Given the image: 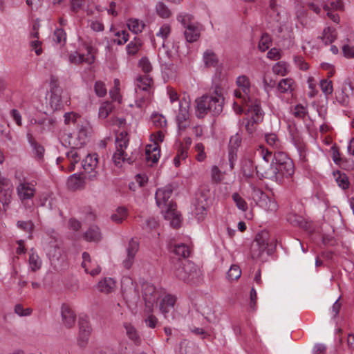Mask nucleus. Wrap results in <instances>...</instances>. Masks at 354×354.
<instances>
[{
	"label": "nucleus",
	"instance_id": "19",
	"mask_svg": "<svg viewBox=\"0 0 354 354\" xmlns=\"http://www.w3.org/2000/svg\"><path fill=\"white\" fill-rule=\"evenodd\" d=\"M82 267L84 269L85 272L90 274L91 276H95L100 274L101 268L95 261H93L90 254L84 252L82 253Z\"/></svg>",
	"mask_w": 354,
	"mask_h": 354
},
{
	"label": "nucleus",
	"instance_id": "17",
	"mask_svg": "<svg viewBox=\"0 0 354 354\" xmlns=\"http://www.w3.org/2000/svg\"><path fill=\"white\" fill-rule=\"evenodd\" d=\"M139 249V243L134 239H131L127 247V257L123 260V266L125 268L129 269L131 268L136 253Z\"/></svg>",
	"mask_w": 354,
	"mask_h": 354
},
{
	"label": "nucleus",
	"instance_id": "25",
	"mask_svg": "<svg viewBox=\"0 0 354 354\" xmlns=\"http://www.w3.org/2000/svg\"><path fill=\"white\" fill-rule=\"evenodd\" d=\"M152 84L153 80L149 75L138 77L136 79L137 88L136 89L138 95H140V91H141L145 93L150 92L149 90Z\"/></svg>",
	"mask_w": 354,
	"mask_h": 354
},
{
	"label": "nucleus",
	"instance_id": "43",
	"mask_svg": "<svg viewBox=\"0 0 354 354\" xmlns=\"http://www.w3.org/2000/svg\"><path fill=\"white\" fill-rule=\"evenodd\" d=\"M287 221L294 226L304 227L306 225L305 218L298 214L290 213L287 216Z\"/></svg>",
	"mask_w": 354,
	"mask_h": 354
},
{
	"label": "nucleus",
	"instance_id": "28",
	"mask_svg": "<svg viewBox=\"0 0 354 354\" xmlns=\"http://www.w3.org/2000/svg\"><path fill=\"white\" fill-rule=\"evenodd\" d=\"M254 197L255 196H259L261 199V203H266V208L269 211H275L277 209V205L276 202L269 198L264 193L259 189H254Z\"/></svg>",
	"mask_w": 354,
	"mask_h": 354
},
{
	"label": "nucleus",
	"instance_id": "44",
	"mask_svg": "<svg viewBox=\"0 0 354 354\" xmlns=\"http://www.w3.org/2000/svg\"><path fill=\"white\" fill-rule=\"evenodd\" d=\"M17 226L20 230L28 233L29 239H32V233L35 228V225L32 221H19L17 223Z\"/></svg>",
	"mask_w": 354,
	"mask_h": 354
},
{
	"label": "nucleus",
	"instance_id": "2",
	"mask_svg": "<svg viewBox=\"0 0 354 354\" xmlns=\"http://www.w3.org/2000/svg\"><path fill=\"white\" fill-rule=\"evenodd\" d=\"M173 192L171 186H166L157 189L155 198L157 205L162 209V213L166 220L170 222L171 226L178 228L180 226V214L176 210V205L169 201Z\"/></svg>",
	"mask_w": 354,
	"mask_h": 354
},
{
	"label": "nucleus",
	"instance_id": "30",
	"mask_svg": "<svg viewBox=\"0 0 354 354\" xmlns=\"http://www.w3.org/2000/svg\"><path fill=\"white\" fill-rule=\"evenodd\" d=\"M241 143V136L239 133L232 136L229 142V157L232 159L236 156V149L240 147Z\"/></svg>",
	"mask_w": 354,
	"mask_h": 354
},
{
	"label": "nucleus",
	"instance_id": "23",
	"mask_svg": "<svg viewBox=\"0 0 354 354\" xmlns=\"http://www.w3.org/2000/svg\"><path fill=\"white\" fill-rule=\"evenodd\" d=\"M91 132V127L87 121L77 124V139L84 145L88 140Z\"/></svg>",
	"mask_w": 354,
	"mask_h": 354
},
{
	"label": "nucleus",
	"instance_id": "45",
	"mask_svg": "<svg viewBox=\"0 0 354 354\" xmlns=\"http://www.w3.org/2000/svg\"><path fill=\"white\" fill-rule=\"evenodd\" d=\"M84 181L76 174L72 175L68 180L67 185L68 188L72 190L81 189L83 187Z\"/></svg>",
	"mask_w": 354,
	"mask_h": 354
},
{
	"label": "nucleus",
	"instance_id": "11",
	"mask_svg": "<svg viewBox=\"0 0 354 354\" xmlns=\"http://www.w3.org/2000/svg\"><path fill=\"white\" fill-rule=\"evenodd\" d=\"M35 192V184L33 181H21L17 187V195L21 201L33 198Z\"/></svg>",
	"mask_w": 354,
	"mask_h": 354
},
{
	"label": "nucleus",
	"instance_id": "58",
	"mask_svg": "<svg viewBox=\"0 0 354 354\" xmlns=\"http://www.w3.org/2000/svg\"><path fill=\"white\" fill-rule=\"evenodd\" d=\"M202 314L205 318L209 322H214L216 319V316L214 311L210 306H205L202 310Z\"/></svg>",
	"mask_w": 354,
	"mask_h": 354
},
{
	"label": "nucleus",
	"instance_id": "13",
	"mask_svg": "<svg viewBox=\"0 0 354 354\" xmlns=\"http://www.w3.org/2000/svg\"><path fill=\"white\" fill-rule=\"evenodd\" d=\"M13 185L10 180L0 178V202L3 205H8L12 199Z\"/></svg>",
	"mask_w": 354,
	"mask_h": 354
},
{
	"label": "nucleus",
	"instance_id": "10",
	"mask_svg": "<svg viewBox=\"0 0 354 354\" xmlns=\"http://www.w3.org/2000/svg\"><path fill=\"white\" fill-rule=\"evenodd\" d=\"M178 105L179 111L176 116V122L179 131H183L189 125V102L183 98L179 100Z\"/></svg>",
	"mask_w": 354,
	"mask_h": 354
},
{
	"label": "nucleus",
	"instance_id": "40",
	"mask_svg": "<svg viewBox=\"0 0 354 354\" xmlns=\"http://www.w3.org/2000/svg\"><path fill=\"white\" fill-rule=\"evenodd\" d=\"M29 264L31 270L33 272L39 270L41 266V261L38 254L35 252L33 249H31L30 251Z\"/></svg>",
	"mask_w": 354,
	"mask_h": 354
},
{
	"label": "nucleus",
	"instance_id": "42",
	"mask_svg": "<svg viewBox=\"0 0 354 354\" xmlns=\"http://www.w3.org/2000/svg\"><path fill=\"white\" fill-rule=\"evenodd\" d=\"M142 46V42L139 37H134L133 39L131 40L127 46V51L129 55H134L140 50Z\"/></svg>",
	"mask_w": 354,
	"mask_h": 354
},
{
	"label": "nucleus",
	"instance_id": "62",
	"mask_svg": "<svg viewBox=\"0 0 354 354\" xmlns=\"http://www.w3.org/2000/svg\"><path fill=\"white\" fill-rule=\"evenodd\" d=\"M66 39V35L64 30L62 28H57L54 31L53 34V40L57 43L61 44L62 41H65Z\"/></svg>",
	"mask_w": 354,
	"mask_h": 354
},
{
	"label": "nucleus",
	"instance_id": "29",
	"mask_svg": "<svg viewBox=\"0 0 354 354\" xmlns=\"http://www.w3.org/2000/svg\"><path fill=\"white\" fill-rule=\"evenodd\" d=\"M169 248L171 251L178 257L187 258L189 257L190 254L189 248L184 244V243H177L172 245L171 243L169 244Z\"/></svg>",
	"mask_w": 354,
	"mask_h": 354
},
{
	"label": "nucleus",
	"instance_id": "57",
	"mask_svg": "<svg viewBox=\"0 0 354 354\" xmlns=\"http://www.w3.org/2000/svg\"><path fill=\"white\" fill-rule=\"evenodd\" d=\"M250 111V109H248ZM252 113V119L254 122H258L262 117V110L260 106L257 104H254L250 110Z\"/></svg>",
	"mask_w": 354,
	"mask_h": 354
},
{
	"label": "nucleus",
	"instance_id": "46",
	"mask_svg": "<svg viewBox=\"0 0 354 354\" xmlns=\"http://www.w3.org/2000/svg\"><path fill=\"white\" fill-rule=\"evenodd\" d=\"M156 12L157 15L163 19L169 18L171 15V12L163 2H158L156 6Z\"/></svg>",
	"mask_w": 354,
	"mask_h": 354
},
{
	"label": "nucleus",
	"instance_id": "24",
	"mask_svg": "<svg viewBox=\"0 0 354 354\" xmlns=\"http://www.w3.org/2000/svg\"><path fill=\"white\" fill-rule=\"evenodd\" d=\"M55 120L51 118L40 119V122L35 127V132L37 134H44L52 131L54 129Z\"/></svg>",
	"mask_w": 354,
	"mask_h": 354
},
{
	"label": "nucleus",
	"instance_id": "12",
	"mask_svg": "<svg viewBox=\"0 0 354 354\" xmlns=\"http://www.w3.org/2000/svg\"><path fill=\"white\" fill-rule=\"evenodd\" d=\"M98 158L96 153L88 154L84 159L82 160V166L84 170L88 173V179L93 180L97 177V172L95 169L97 166Z\"/></svg>",
	"mask_w": 354,
	"mask_h": 354
},
{
	"label": "nucleus",
	"instance_id": "50",
	"mask_svg": "<svg viewBox=\"0 0 354 354\" xmlns=\"http://www.w3.org/2000/svg\"><path fill=\"white\" fill-rule=\"evenodd\" d=\"M114 106L111 102H103L99 109V117L103 119L107 118L110 113L113 110Z\"/></svg>",
	"mask_w": 354,
	"mask_h": 354
},
{
	"label": "nucleus",
	"instance_id": "59",
	"mask_svg": "<svg viewBox=\"0 0 354 354\" xmlns=\"http://www.w3.org/2000/svg\"><path fill=\"white\" fill-rule=\"evenodd\" d=\"M232 198L239 209L245 211L248 209L245 201L238 193H234Z\"/></svg>",
	"mask_w": 354,
	"mask_h": 354
},
{
	"label": "nucleus",
	"instance_id": "47",
	"mask_svg": "<svg viewBox=\"0 0 354 354\" xmlns=\"http://www.w3.org/2000/svg\"><path fill=\"white\" fill-rule=\"evenodd\" d=\"M61 252L62 250L56 246L50 247L48 251V254L51 263L54 264L55 266H56V262H58L60 259H63Z\"/></svg>",
	"mask_w": 354,
	"mask_h": 354
},
{
	"label": "nucleus",
	"instance_id": "26",
	"mask_svg": "<svg viewBox=\"0 0 354 354\" xmlns=\"http://www.w3.org/2000/svg\"><path fill=\"white\" fill-rule=\"evenodd\" d=\"M352 86L350 82H344L342 84L341 91H336L337 100L342 104H346L348 102L349 95L352 93Z\"/></svg>",
	"mask_w": 354,
	"mask_h": 354
},
{
	"label": "nucleus",
	"instance_id": "20",
	"mask_svg": "<svg viewBox=\"0 0 354 354\" xmlns=\"http://www.w3.org/2000/svg\"><path fill=\"white\" fill-rule=\"evenodd\" d=\"M61 315L64 325L71 328L74 326L76 322V315L71 307L67 304H63L61 306Z\"/></svg>",
	"mask_w": 354,
	"mask_h": 354
},
{
	"label": "nucleus",
	"instance_id": "6",
	"mask_svg": "<svg viewBox=\"0 0 354 354\" xmlns=\"http://www.w3.org/2000/svg\"><path fill=\"white\" fill-rule=\"evenodd\" d=\"M172 263L174 275L182 281H190L198 276L199 270L192 262L176 259Z\"/></svg>",
	"mask_w": 354,
	"mask_h": 354
},
{
	"label": "nucleus",
	"instance_id": "38",
	"mask_svg": "<svg viewBox=\"0 0 354 354\" xmlns=\"http://www.w3.org/2000/svg\"><path fill=\"white\" fill-rule=\"evenodd\" d=\"M203 59L207 67H215L218 62L216 55L210 50H207L204 53Z\"/></svg>",
	"mask_w": 354,
	"mask_h": 354
},
{
	"label": "nucleus",
	"instance_id": "56",
	"mask_svg": "<svg viewBox=\"0 0 354 354\" xmlns=\"http://www.w3.org/2000/svg\"><path fill=\"white\" fill-rule=\"evenodd\" d=\"M320 86L322 92L326 95H329L333 93V87L332 81L328 80H323L320 82Z\"/></svg>",
	"mask_w": 354,
	"mask_h": 354
},
{
	"label": "nucleus",
	"instance_id": "7",
	"mask_svg": "<svg viewBox=\"0 0 354 354\" xmlns=\"http://www.w3.org/2000/svg\"><path fill=\"white\" fill-rule=\"evenodd\" d=\"M274 160L278 171L277 175L279 177L277 182H281L283 178L292 176L295 172V167L292 160L286 154L281 152L274 153Z\"/></svg>",
	"mask_w": 354,
	"mask_h": 354
},
{
	"label": "nucleus",
	"instance_id": "39",
	"mask_svg": "<svg viewBox=\"0 0 354 354\" xmlns=\"http://www.w3.org/2000/svg\"><path fill=\"white\" fill-rule=\"evenodd\" d=\"M127 26L132 32L138 34L142 32L145 27V24L142 21L137 19H129L127 21Z\"/></svg>",
	"mask_w": 354,
	"mask_h": 354
},
{
	"label": "nucleus",
	"instance_id": "16",
	"mask_svg": "<svg viewBox=\"0 0 354 354\" xmlns=\"http://www.w3.org/2000/svg\"><path fill=\"white\" fill-rule=\"evenodd\" d=\"M93 48L92 46L87 47V54H80L77 52H75L70 55L69 60L71 63L75 64H80L82 63H86L87 64H91L93 63L95 60V57L93 55Z\"/></svg>",
	"mask_w": 354,
	"mask_h": 354
},
{
	"label": "nucleus",
	"instance_id": "33",
	"mask_svg": "<svg viewBox=\"0 0 354 354\" xmlns=\"http://www.w3.org/2000/svg\"><path fill=\"white\" fill-rule=\"evenodd\" d=\"M277 88L281 93H291L294 90V80L291 78L282 79L277 84Z\"/></svg>",
	"mask_w": 354,
	"mask_h": 354
},
{
	"label": "nucleus",
	"instance_id": "37",
	"mask_svg": "<svg viewBox=\"0 0 354 354\" xmlns=\"http://www.w3.org/2000/svg\"><path fill=\"white\" fill-rule=\"evenodd\" d=\"M117 149L124 151L129 144L128 134L126 131L120 132L115 138Z\"/></svg>",
	"mask_w": 354,
	"mask_h": 354
},
{
	"label": "nucleus",
	"instance_id": "5",
	"mask_svg": "<svg viewBox=\"0 0 354 354\" xmlns=\"http://www.w3.org/2000/svg\"><path fill=\"white\" fill-rule=\"evenodd\" d=\"M276 244L270 239V234L268 231L263 230L259 232L251 245V257L252 259H259L263 253L270 255L275 249Z\"/></svg>",
	"mask_w": 354,
	"mask_h": 354
},
{
	"label": "nucleus",
	"instance_id": "34",
	"mask_svg": "<svg viewBox=\"0 0 354 354\" xmlns=\"http://www.w3.org/2000/svg\"><path fill=\"white\" fill-rule=\"evenodd\" d=\"M84 237L88 241H99L102 235L97 225H91L84 234Z\"/></svg>",
	"mask_w": 354,
	"mask_h": 354
},
{
	"label": "nucleus",
	"instance_id": "22",
	"mask_svg": "<svg viewBox=\"0 0 354 354\" xmlns=\"http://www.w3.org/2000/svg\"><path fill=\"white\" fill-rule=\"evenodd\" d=\"M80 331L77 338L78 345L84 348L86 346L91 335V328L88 323L85 320L80 322Z\"/></svg>",
	"mask_w": 354,
	"mask_h": 354
},
{
	"label": "nucleus",
	"instance_id": "4",
	"mask_svg": "<svg viewBox=\"0 0 354 354\" xmlns=\"http://www.w3.org/2000/svg\"><path fill=\"white\" fill-rule=\"evenodd\" d=\"M236 84L238 88L234 92L236 98L234 102V107L236 113H241L245 109L244 106H248L250 101V82L246 75H243L237 77Z\"/></svg>",
	"mask_w": 354,
	"mask_h": 354
},
{
	"label": "nucleus",
	"instance_id": "52",
	"mask_svg": "<svg viewBox=\"0 0 354 354\" xmlns=\"http://www.w3.org/2000/svg\"><path fill=\"white\" fill-rule=\"evenodd\" d=\"M241 275V270L237 265H232L227 272L229 280H237Z\"/></svg>",
	"mask_w": 354,
	"mask_h": 354
},
{
	"label": "nucleus",
	"instance_id": "15",
	"mask_svg": "<svg viewBox=\"0 0 354 354\" xmlns=\"http://www.w3.org/2000/svg\"><path fill=\"white\" fill-rule=\"evenodd\" d=\"M194 206V212L197 219L198 221L203 220L207 214V209L208 207L207 197L202 193L196 195Z\"/></svg>",
	"mask_w": 354,
	"mask_h": 354
},
{
	"label": "nucleus",
	"instance_id": "64",
	"mask_svg": "<svg viewBox=\"0 0 354 354\" xmlns=\"http://www.w3.org/2000/svg\"><path fill=\"white\" fill-rule=\"evenodd\" d=\"M94 90L95 94L99 97H104L106 94V88L105 87V84L102 82H96L94 86Z\"/></svg>",
	"mask_w": 354,
	"mask_h": 354
},
{
	"label": "nucleus",
	"instance_id": "21",
	"mask_svg": "<svg viewBox=\"0 0 354 354\" xmlns=\"http://www.w3.org/2000/svg\"><path fill=\"white\" fill-rule=\"evenodd\" d=\"M26 138L28 143L31 146L32 149V152L34 154V157L36 160L40 161L44 158V155L45 152L44 147L39 144L35 139L33 136V133L31 132V130L29 129L26 133Z\"/></svg>",
	"mask_w": 354,
	"mask_h": 354
},
{
	"label": "nucleus",
	"instance_id": "60",
	"mask_svg": "<svg viewBox=\"0 0 354 354\" xmlns=\"http://www.w3.org/2000/svg\"><path fill=\"white\" fill-rule=\"evenodd\" d=\"M306 108L301 104H297L292 110V114L299 119H304L307 115Z\"/></svg>",
	"mask_w": 354,
	"mask_h": 354
},
{
	"label": "nucleus",
	"instance_id": "32",
	"mask_svg": "<svg viewBox=\"0 0 354 354\" xmlns=\"http://www.w3.org/2000/svg\"><path fill=\"white\" fill-rule=\"evenodd\" d=\"M124 327L128 337L136 344H139L141 339L136 328L131 324L128 322L124 324Z\"/></svg>",
	"mask_w": 354,
	"mask_h": 354
},
{
	"label": "nucleus",
	"instance_id": "54",
	"mask_svg": "<svg viewBox=\"0 0 354 354\" xmlns=\"http://www.w3.org/2000/svg\"><path fill=\"white\" fill-rule=\"evenodd\" d=\"M242 172L245 177H252L254 173L253 162L250 160H245L242 165Z\"/></svg>",
	"mask_w": 354,
	"mask_h": 354
},
{
	"label": "nucleus",
	"instance_id": "31",
	"mask_svg": "<svg viewBox=\"0 0 354 354\" xmlns=\"http://www.w3.org/2000/svg\"><path fill=\"white\" fill-rule=\"evenodd\" d=\"M184 34L187 41L189 43L196 41L200 37L199 29L195 24L185 28Z\"/></svg>",
	"mask_w": 354,
	"mask_h": 354
},
{
	"label": "nucleus",
	"instance_id": "36",
	"mask_svg": "<svg viewBox=\"0 0 354 354\" xmlns=\"http://www.w3.org/2000/svg\"><path fill=\"white\" fill-rule=\"evenodd\" d=\"M115 288V281L111 278H105L97 283V289L99 291L109 293Z\"/></svg>",
	"mask_w": 354,
	"mask_h": 354
},
{
	"label": "nucleus",
	"instance_id": "41",
	"mask_svg": "<svg viewBox=\"0 0 354 354\" xmlns=\"http://www.w3.org/2000/svg\"><path fill=\"white\" fill-rule=\"evenodd\" d=\"M127 209L124 207H119L111 215V218L115 223H121L127 217Z\"/></svg>",
	"mask_w": 354,
	"mask_h": 354
},
{
	"label": "nucleus",
	"instance_id": "3",
	"mask_svg": "<svg viewBox=\"0 0 354 354\" xmlns=\"http://www.w3.org/2000/svg\"><path fill=\"white\" fill-rule=\"evenodd\" d=\"M61 142L65 147H69L71 149L66 152L65 157H58L57 163L61 164L64 162L67 165H61L62 170L66 169L72 171L75 169V165L78 163L81 159L80 149L84 146L83 144L77 139V136H73L71 133H64L61 136Z\"/></svg>",
	"mask_w": 354,
	"mask_h": 354
},
{
	"label": "nucleus",
	"instance_id": "53",
	"mask_svg": "<svg viewBox=\"0 0 354 354\" xmlns=\"http://www.w3.org/2000/svg\"><path fill=\"white\" fill-rule=\"evenodd\" d=\"M129 35L126 30L117 32L115 34L114 42L118 45L124 44L129 40Z\"/></svg>",
	"mask_w": 354,
	"mask_h": 354
},
{
	"label": "nucleus",
	"instance_id": "63",
	"mask_svg": "<svg viewBox=\"0 0 354 354\" xmlns=\"http://www.w3.org/2000/svg\"><path fill=\"white\" fill-rule=\"evenodd\" d=\"M152 122L154 126L159 128L165 127L167 125V120L162 115H153L152 117Z\"/></svg>",
	"mask_w": 354,
	"mask_h": 354
},
{
	"label": "nucleus",
	"instance_id": "1",
	"mask_svg": "<svg viewBox=\"0 0 354 354\" xmlns=\"http://www.w3.org/2000/svg\"><path fill=\"white\" fill-rule=\"evenodd\" d=\"M196 115L203 118L208 113L218 115L222 111L224 106V97L222 88L216 85L209 90V92L196 100Z\"/></svg>",
	"mask_w": 354,
	"mask_h": 354
},
{
	"label": "nucleus",
	"instance_id": "8",
	"mask_svg": "<svg viewBox=\"0 0 354 354\" xmlns=\"http://www.w3.org/2000/svg\"><path fill=\"white\" fill-rule=\"evenodd\" d=\"M153 136V143L146 146L145 158L147 162L151 161L152 163H156L160 158V151L158 143L163 141L165 136L162 131H158Z\"/></svg>",
	"mask_w": 354,
	"mask_h": 354
},
{
	"label": "nucleus",
	"instance_id": "9",
	"mask_svg": "<svg viewBox=\"0 0 354 354\" xmlns=\"http://www.w3.org/2000/svg\"><path fill=\"white\" fill-rule=\"evenodd\" d=\"M255 169L257 175L261 178L272 180L277 182L279 177L277 173L276 161L268 162L266 161H260L256 166Z\"/></svg>",
	"mask_w": 354,
	"mask_h": 354
},
{
	"label": "nucleus",
	"instance_id": "14",
	"mask_svg": "<svg viewBox=\"0 0 354 354\" xmlns=\"http://www.w3.org/2000/svg\"><path fill=\"white\" fill-rule=\"evenodd\" d=\"M62 90L57 85V82L52 80L50 82V95L49 104L52 109H59L62 106Z\"/></svg>",
	"mask_w": 354,
	"mask_h": 354
},
{
	"label": "nucleus",
	"instance_id": "35",
	"mask_svg": "<svg viewBox=\"0 0 354 354\" xmlns=\"http://www.w3.org/2000/svg\"><path fill=\"white\" fill-rule=\"evenodd\" d=\"M337 38V32L334 28L327 27L324 29L322 40L326 45L333 43Z\"/></svg>",
	"mask_w": 354,
	"mask_h": 354
},
{
	"label": "nucleus",
	"instance_id": "55",
	"mask_svg": "<svg viewBox=\"0 0 354 354\" xmlns=\"http://www.w3.org/2000/svg\"><path fill=\"white\" fill-rule=\"evenodd\" d=\"M266 142L273 148L277 149L280 146V141L275 133H267L265 135Z\"/></svg>",
	"mask_w": 354,
	"mask_h": 354
},
{
	"label": "nucleus",
	"instance_id": "18",
	"mask_svg": "<svg viewBox=\"0 0 354 354\" xmlns=\"http://www.w3.org/2000/svg\"><path fill=\"white\" fill-rule=\"evenodd\" d=\"M142 297L146 306L150 307L156 302L158 299V293L153 284L145 283L142 285Z\"/></svg>",
	"mask_w": 354,
	"mask_h": 354
},
{
	"label": "nucleus",
	"instance_id": "48",
	"mask_svg": "<svg viewBox=\"0 0 354 354\" xmlns=\"http://www.w3.org/2000/svg\"><path fill=\"white\" fill-rule=\"evenodd\" d=\"M113 160L117 166H120L122 162L127 161L128 163H131L133 161L131 158H127V154L124 151H120L119 149L114 153Z\"/></svg>",
	"mask_w": 354,
	"mask_h": 354
},
{
	"label": "nucleus",
	"instance_id": "61",
	"mask_svg": "<svg viewBox=\"0 0 354 354\" xmlns=\"http://www.w3.org/2000/svg\"><path fill=\"white\" fill-rule=\"evenodd\" d=\"M258 151L262 158L260 161H266L268 162L275 161L274 156H272L271 151H269L268 149H265L262 147H260V149Z\"/></svg>",
	"mask_w": 354,
	"mask_h": 354
},
{
	"label": "nucleus",
	"instance_id": "49",
	"mask_svg": "<svg viewBox=\"0 0 354 354\" xmlns=\"http://www.w3.org/2000/svg\"><path fill=\"white\" fill-rule=\"evenodd\" d=\"M288 65L285 62H277L272 66V71L275 75L285 76L288 73Z\"/></svg>",
	"mask_w": 354,
	"mask_h": 354
},
{
	"label": "nucleus",
	"instance_id": "51",
	"mask_svg": "<svg viewBox=\"0 0 354 354\" xmlns=\"http://www.w3.org/2000/svg\"><path fill=\"white\" fill-rule=\"evenodd\" d=\"M193 17L187 13H181L178 15L177 19L181 23L184 28H187L189 26H193L194 24L192 22Z\"/></svg>",
	"mask_w": 354,
	"mask_h": 354
},
{
	"label": "nucleus",
	"instance_id": "27",
	"mask_svg": "<svg viewBox=\"0 0 354 354\" xmlns=\"http://www.w3.org/2000/svg\"><path fill=\"white\" fill-rule=\"evenodd\" d=\"M175 302L176 298L170 295H166L162 299L160 304V310L165 317H167V314L174 308Z\"/></svg>",
	"mask_w": 354,
	"mask_h": 354
}]
</instances>
